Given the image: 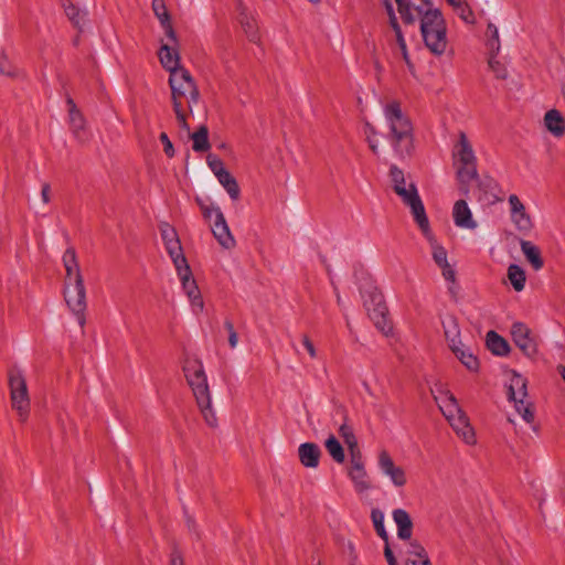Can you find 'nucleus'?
I'll list each match as a JSON object with an SVG mask.
<instances>
[{
  "instance_id": "f257e3e1",
  "label": "nucleus",
  "mask_w": 565,
  "mask_h": 565,
  "mask_svg": "<svg viewBox=\"0 0 565 565\" xmlns=\"http://www.w3.org/2000/svg\"><path fill=\"white\" fill-rule=\"evenodd\" d=\"M397 10L406 24L419 21V30L425 46L436 56L443 55L448 46L447 24L441 11L435 7H414L411 0H395Z\"/></svg>"
},
{
  "instance_id": "f03ea898",
  "label": "nucleus",
  "mask_w": 565,
  "mask_h": 565,
  "mask_svg": "<svg viewBox=\"0 0 565 565\" xmlns=\"http://www.w3.org/2000/svg\"><path fill=\"white\" fill-rule=\"evenodd\" d=\"M386 126L385 139L396 158L403 160L414 151V127L409 116L396 100H390L382 107Z\"/></svg>"
},
{
  "instance_id": "7ed1b4c3",
  "label": "nucleus",
  "mask_w": 565,
  "mask_h": 565,
  "mask_svg": "<svg viewBox=\"0 0 565 565\" xmlns=\"http://www.w3.org/2000/svg\"><path fill=\"white\" fill-rule=\"evenodd\" d=\"M65 268L64 298L81 327L85 324L86 289L76 252L68 247L62 257Z\"/></svg>"
},
{
  "instance_id": "20e7f679",
  "label": "nucleus",
  "mask_w": 565,
  "mask_h": 565,
  "mask_svg": "<svg viewBox=\"0 0 565 565\" xmlns=\"http://www.w3.org/2000/svg\"><path fill=\"white\" fill-rule=\"evenodd\" d=\"M169 85L171 88V99L175 117L180 127L189 129L186 124V115L184 104L190 113L193 107L199 103L200 92L191 76L190 72L185 68L175 71L169 76Z\"/></svg>"
},
{
  "instance_id": "39448f33",
  "label": "nucleus",
  "mask_w": 565,
  "mask_h": 565,
  "mask_svg": "<svg viewBox=\"0 0 565 565\" xmlns=\"http://www.w3.org/2000/svg\"><path fill=\"white\" fill-rule=\"evenodd\" d=\"M183 372L205 423L211 427L216 426L217 418L212 407L211 392L202 361L186 359L183 364Z\"/></svg>"
},
{
  "instance_id": "423d86ee",
  "label": "nucleus",
  "mask_w": 565,
  "mask_h": 565,
  "mask_svg": "<svg viewBox=\"0 0 565 565\" xmlns=\"http://www.w3.org/2000/svg\"><path fill=\"white\" fill-rule=\"evenodd\" d=\"M452 161L461 191L468 194L470 185L479 182V173L472 143L463 131L458 134V140L452 147Z\"/></svg>"
},
{
  "instance_id": "0eeeda50",
  "label": "nucleus",
  "mask_w": 565,
  "mask_h": 565,
  "mask_svg": "<svg viewBox=\"0 0 565 565\" xmlns=\"http://www.w3.org/2000/svg\"><path fill=\"white\" fill-rule=\"evenodd\" d=\"M10 402L12 409L21 423H25L30 415L31 403L23 371L19 366H12L8 372Z\"/></svg>"
},
{
  "instance_id": "6e6552de",
  "label": "nucleus",
  "mask_w": 565,
  "mask_h": 565,
  "mask_svg": "<svg viewBox=\"0 0 565 565\" xmlns=\"http://www.w3.org/2000/svg\"><path fill=\"white\" fill-rule=\"evenodd\" d=\"M508 397L514 404L515 411L526 423H532L534 413L527 398V382L520 373L512 372L508 383Z\"/></svg>"
},
{
  "instance_id": "1a4fd4ad",
  "label": "nucleus",
  "mask_w": 565,
  "mask_h": 565,
  "mask_svg": "<svg viewBox=\"0 0 565 565\" xmlns=\"http://www.w3.org/2000/svg\"><path fill=\"white\" fill-rule=\"evenodd\" d=\"M204 216L211 222L212 233L220 245L226 249L234 247L235 239L221 209L218 206L206 207Z\"/></svg>"
},
{
  "instance_id": "9d476101",
  "label": "nucleus",
  "mask_w": 565,
  "mask_h": 565,
  "mask_svg": "<svg viewBox=\"0 0 565 565\" xmlns=\"http://www.w3.org/2000/svg\"><path fill=\"white\" fill-rule=\"evenodd\" d=\"M364 307L375 327L387 335L392 331V326L386 317L387 308L384 303L382 294L374 288L369 294V299H364Z\"/></svg>"
},
{
  "instance_id": "9b49d317",
  "label": "nucleus",
  "mask_w": 565,
  "mask_h": 565,
  "mask_svg": "<svg viewBox=\"0 0 565 565\" xmlns=\"http://www.w3.org/2000/svg\"><path fill=\"white\" fill-rule=\"evenodd\" d=\"M175 270L181 281L182 289L191 303L192 311L195 315L202 312L204 309V301L202 299L196 281L192 276L189 264L185 263L184 265L177 266Z\"/></svg>"
},
{
  "instance_id": "f8f14e48",
  "label": "nucleus",
  "mask_w": 565,
  "mask_h": 565,
  "mask_svg": "<svg viewBox=\"0 0 565 565\" xmlns=\"http://www.w3.org/2000/svg\"><path fill=\"white\" fill-rule=\"evenodd\" d=\"M395 193L402 199L405 205L409 206L419 228H425L429 221L416 185L413 182H408L407 188H398V191Z\"/></svg>"
},
{
  "instance_id": "ddd939ff",
  "label": "nucleus",
  "mask_w": 565,
  "mask_h": 565,
  "mask_svg": "<svg viewBox=\"0 0 565 565\" xmlns=\"http://www.w3.org/2000/svg\"><path fill=\"white\" fill-rule=\"evenodd\" d=\"M377 465L381 472L390 479L393 486L402 488L407 482L405 470L396 466L393 458L386 450H381L377 457Z\"/></svg>"
},
{
  "instance_id": "4468645a",
  "label": "nucleus",
  "mask_w": 565,
  "mask_h": 565,
  "mask_svg": "<svg viewBox=\"0 0 565 565\" xmlns=\"http://www.w3.org/2000/svg\"><path fill=\"white\" fill-rule=\"evenodd\" d=\"M511 335L515 345L529 358L537 353V344L527 326L514 322L511 327Z\"/></svg>"
},
{
  "instance_id": "2eb2a0df",
  "label": "nucleus",
  "mask_w": 565,
  "mask_h": 565,
  "mask_svg": "<svg viewBox=\"0 0 565 565\" xmlns=\"http://www.w3.org/2000/svg\"><path fill=\"white\" fill-rule=\"evenodd\" d=\"M435 402L447 420L460 415L463 411L460 408L455 395L443 386L431 390Z\"/></svg>"
},
{
  "instance_id": "dca6fc26",
  "label": "nucleus",
  "mask_w": 565,
  "mask_h": 565,
  "mask_svg": "<svg viewBox=\"0 0 565 565\" xmlns=\"http://www.w3.org/2000/svg\"><path fill=\"white\" fill-rule=\"evenodd\" d=\"M384 7L387 11L388 18H390V26L392 31L394 32L396 43L398 45V49L401 51L402 57L405 61L408 70L413 72L414 65L411 62L407 44L403 34V31L401 29V25L398 24L397 17L395 14L393 3L391 0H383Z\"/></svg>"
},
{
  "instance_id": "f3484780",
  "label": "nucleus",
  "mask_w": 565,
  "mask_h": 565,
  "mask_svg": "<svg viewBox=\"0 0 565 565\" xmlns=\"http://www.w3.org/2000/svg\"><path fill=\"white\" fill-rule=\"evenodd\" d=\"M510 205L511 221L518 231L527 233L531 231L533 224L530 215L525 211L524 204L521 202L516 194H511L508 199Z\"/></svg>"
},
{
  "instance_id": "a211bd4d",
  "label": "nucleus",
  "mask_w": 565,
  "mask_h": 565,
  "mask_svg": "<svg viewBox=\"0 0 565 565\" xmlns=\"http://www.w3.org/2000/svg\"><path fill=\"white\" fill-rule=\"evenodd\" d=\"M454 223L459 228L476 230L477 221L473 218L472 212L465 200H458L452 207Z\"/></svg>"
},
{
  "instance_id": "6ab92c4d",
  "label": "nucleus",
  "mask_w": 565,
  "mask_h": 565,
  "mask_svg": "<svg viewBox=\"0 0 565 565\" xmlns=\"http://www.w3.org/2000/svg\"><path fill=\"white\" fill-rule=\"evenodd\" d=\"M300 463L306 468H317L320 462L321 449L315 443H303L298 447Z\"/></svg>"
},
{
  "instance_id": "aec40b11",
  "label": "nucleus",
  "mask_w": 565,
  "mask_h": 565,
  "mask_svg": "<svg viewBox=\"0 0 565 565\" xmlns=\"http://www.w3.org/2000/svg\"><path fill=\"white\" fill-rule=\"evenodd\" d=\"M152 10L157 19L160 21L162 29L167 38L172 42L173 45L177 44V35L172 28L170 14L167 10L166 3L163 0H152Z\"/></svg>"
},
{
  "instance_id": "412c9836",
  "label": "nucleus",
  "mask_w": 565,
  "mask_h": 565,
  "mask_svg": "<svg viewBox=\"0 0 565 565\" xmlns=\"http://www.w3.org/2000/svg\"><path fill=\"white\" fill-rule=\"evenodd\" d=\"M441 326L450 350L463 344L458 321L454 316L447 315L441 318Z\"/></svg>"
},
{
  "instance_id": "4be33fe9",
  "label": "nucleus",
  "mask_w": 565,
  "mask_h": 565,
  "mask_svg": "<svg viewBox=\"0 0 565 565\" xmlns=\"http://www.w3.org/2000/svg\"><path fill=\"white\" fill-rule=\"evenodd\" d=\"M451 427L455 429L458 436L468 445L476 443V434L471 427L469 419L465 413L448 420Z\"/></svg>"
},
{
  "instance_id": "5701e85b",
  "label": "nucleus",
  "mask_w": 565,
  "mask_h": 565,
  "mask_svg": "<svg viewBox=\"0 0 565 565\" xmlns=\"http://www.w3.org/2000/svg\"><path fill=\"white\" fill-rule=\"evenodd\" d=\"M158 54L162 67L166 68L170 75L183 68L180 66V56L174 46L162 44Z\"/></svg>"
},
{
  "instance_id": "b1692460",
  "label": "nucleus",
  "mask_w": 565,
  "mask_h": 565,
  "mask_svg": "<svg viewBox=\"0 0 565 565\" xmlns=\"http://www.w3.org/2000/svg\"><path fill=\"white\" fill-rule=\"evenodd\" d=\"M544 126L555 138H561L565 135V119L557 109H550L545 113Z\"/></svg>"
},
{
  "instance_id": "393cba45",
  "label": "nucleus",
  "mask_w": 565,
  "mask_h": 565,
  "mask_svg": "<svg viewBox=\"0 0 565 565\" xmlns=\"http://www.w3.org/2000/svg\"><path fill=\"white\" fill-rule=\"evenodd\" d=\"M393 520L397 526V536L401 540H411L413 522L408 512L404 509H395L393 511Z\"/></svg>"
},
{
  "instance_id": "a878e982",
  "label": "nucleus",
  "mask_w": 565,
  "mask_h": 565,
  "mask_svg": "<svg viewBox=\"0 0 565 565\" xmlns=\"http://www.w3.org/2000/svg\"><path fill=\"white\" fill-rule=\"evenodd\" d=\"M420 230H422L424 236L427 238V241L430 244L431 256H433V259L436 263V265L438 267H441V266L449 264L448 258H447V250L437 242V239L433 235V233L429 228V223H427V226L425 228H420Z\"/></svg>"
},
{
  "instance_id": "bb28decb",
  "label": "nucleus",
  "mask_w": 565,
  "mask_h": 565,
  "mask_svg": "<svg viewBox=\"0 0 565 565\" xmlns=\"http://www.w3.org/2000/svg\"><path fill=\"white\" fill-rule=\"evenodd\" d=\"M70 124L75 137L84 140L85 135V119L81 111L76 108L72 98H67Z\"/></svg>"
},
{
  "instance_id": "cd10ccee",
  "label": "nucleus",
  "mask_w": 565,
  "mask_h": 565,
  "mask_svg": "<svg viewBox=\"0 0 565 565\" xmlns=\"http://www.w3.org/2000/svg\"><path fill=\"white\" fill-rule=\"evenodd\" d=\"M451 351L469 371H477L479 369V361L470 347L463 343L451 349Z\"/></svg>"
},
{
  "instance_id": "c85d7f7f",
  "label": "nucleus",
  "mask_w": 565,
  "mask_h": 565,
  "mask_svg": "<svg viewBox=\"0 0 565 565\" xmlns=\"http://www.w3.org/2000/svg\"><path fill=\"white\" fill-rule=\"evenodd\" d=\"M457 15L467 24L477 22L476 14L466 0H446Z\"/></svg>"
},
{
  "instance_id": "c756f323",
  "label": "nucleus",
  "mask_w": 565,
  "mask_h": 565,
  "mask_svg": "<svg viewBox=\"0 0 565 565\" xmlns=\"http://www.w3.org/2000/svg\"><path fill=\"white\" fill-rule=\"evenodd\" d=\"M521 250L535 270L543 267L540 249L530 241H521Z\"/></svg>"
},
{
  "instance_id": "7c9ffc66",
  "label": "nucleus",
  "mask_w": 565,
  "mask_h": 565,
  "mask_svg": "<svg viewBox=\"0 0 565 565\" xmlns=\"http://www.w3.org/2000/svg\"><path fill=\"white\" fill-rule=\"evenodd\" d=\"M487 347L495 355H507L509 353V343L497 332L489 331L487 333Z\"/></svg>"
},
{
  "instance_id": "2f4dec72",
  "label": "nucleus",
  "mask_w": 565,
  "mask_h": 565,
  "mask_svg": "<svg viewBox=\"0 0 565 565\" xmlns=\"http://www.w3.org/2000/svg\"><path fill=\"white\" fill-rule=\"evenodd\" d=\"M163 243H164L166 249H167L170 258L172 259L174 267L184 265L185 263H188V260L183 254L182 246H181L179 238L172 239V241L170 239V241H167Z\"/></svg>"
},
{
  "instance_id": "473e14b6",
  "label": "nucleus",
  "mask_w": 565,
  "mask_h": 565,
  "mask_svg": "<svg viewBox=\"0 0 565 565\" xmlns=\"http://www.w3.org/2000/svg\"><path fill=\"white\" fill-rule=\"evenodd\" d=\"M508 278L515 291H522L525 287V271L515 264L508 267Z\"/></svg>"
},
{
  "instance_id": "72a5a7b5",
  "label": "nucleus",
  "mask_w": 565,
  "mask_h": 565,
  "mask_svg": "<svg viewBox=\"0 0 565 565\" xmlns=\"http://www.w3.org/2000/svg\"><path fill=\"white\" fill-rule=\"evenodd\" d=\"M216 179L232 200L235 201L239 198L241 191L237 181L228 171L221 173V175L216 177Z\"/></svg>"
},
{
  "instance_id": "f704fd0d",
  "label": "nucleus",
  "mask_w": 565,
  "mask_h": 565,
  "mask_svg": "<svg viewBox=\"0 0 565 565\" xmlns=\"http://www.w3.org/2000/svg\"><path fill=\"white\" fill-rule=\"evenodd\" d=\"M65 14L70 19V21L74 24V26L82 29L86 20V11L81 10L72 2L64 3Z\"/></svg>"
},
{
  "instance_id": "c9c22d12",
  "label": "nucleus",
  "mask_w": 565,
  "mask_h": 565,
  "mask_svg": "<svg viewBox=\"0 0 565 565\" xmlns=\"http://www.w3.org/2000/svg\"><path fill=\"white\" fill-rule=\"evenodd\" d=\"M192 148L196 152H203L210 149L209 130L205 126H201L192 136Z\"/></svg>"
},
{
  "instance_id": "e433bc0d",
  "label": "nucleus",
  "mask_w": 565,
  "mask_h": 565,
  "mask_svg": "<svg viewBox=\"0 0 565 565\" xmlns=\"http://www.w3.org/2000/svg\"><path fill=\"white\" fill-rule=\"evenodd\" d=\"M349 477L352 480L354 488L358 492H364L370 489V482L367 481V473L364 468L349 471Z\"/></svg>"
},
{
  "instance_id": "4c0bfd02",
  "label": "nucleus",
  "mask_w": 565,
  "mask_h": 565,
  "mask_svg": "<svg viewBox=\"0 0 565 565\" xmlns=\"http://www.w3.org/2000/svg\"><path fill=\"white\" fill-rule=\"evenodd\" d=\"M324 446H326L327 451L329 452V455L332 457V459L335 462L342 463L344 461L345 455H344L343 447L333 435H331L326 440Z\"/></svg>"
},
{
  "instance_id": "58836bf2",
  "label": "nucleus",
  "mask_w": 565,
  "mask_h": 565,
  "mask_svg": "<svg viewBox=\"0 0 565 565\" xmlns=\"http://www.w3.org/2000/svg\"><path fill=\"white\" fill-rule=\"evenodd\" d=\"M371 519L377 535L385 542L388 541V534L384 526V513L379 509H373L371 512Z\"/></svg>"
},
{
  "instance_id": "ea45409f",
  "label": "nucleus",
  "mask_w": 565,
  "mask_h": 565,
  "mask_svg": "<svg viewBox=\"0 0 565 565\" xmlns=\"http://www.w3.org/2000/svg\"><path fill=\"white\" fill-rule=\"evenodd\" d=\"M487 38H488V46L491 52L498 53L500 51V36L498 26L489 22L487 25Z\"/></svg>"
},
{
  "instance_id": "a19ab883",
  "label": "nucleus",
  "mask_w": 565,
  "mask_h": 565,
  "mask_svg": "<svg viewBox=\"0 0 565 565\" xmlns=\"http://www.w3.org/2000/svg\"><path fill=\"white\" fill-rule=\"evenodd\" d=\"M339 435L343 439L344 444L349 449H353L358 446L356 437L353 433V429L348 424H342L339 428Z\"/></svg>"
},
{
  "instance_id": "79ce46f5",
  "label": "nucleus",
  "mask_w": 565,
  "mask_h": 565,
  "mask_svg": "<svg viewBox=\"0 0 565 565\" xmlns=\"http://www.w3.org/2000/svg\"><path fill=\"white\" fill-rule=\"evenodd\" d=\"M206 162H207L209 168L212 170V172L214 173L215 177H218V175H221V173H224L227 171L224 167L223 161L220 158H217L215 154L210 153L206 157Z\"/></svg>"
},
{
  "instance_id": "37998d69",
  "label": "nucleus",
  "mask_w": 565,
  "mask_h": 565,
  "mask_svg": "<svg viewBox=\"0 0 565 565\" xmlns=\"http://www.w3.org/2000/svg\"><path fill=\"white\" fill-rule=\"evenodd\" d=\"M407 558H420L428 556L425 548L417 541H409L407 545Z\"/></svg>"
},
{
  "instance_id": "c03bdc74",
  "label": "nucleus",
  "mask_w": 565,
  "mask_h": 565,
  "mask_svg": "<svg viewBox=\"0 0 565 565\" xmlns=\"http://www.w3.org/2000/svg\"><path fill=\"white\" fill-rule=\"evenodd\" d=\"M439 268L441 269V275L445 278V280L450 282L451 285H455L456 284V270L452 268V266L450 264H447ZM448 289L451 294H455L454 286H449Z\"/></svg>"
},
{
  "instance_id": "a18cd8bd",
  "label": "nucleus",
  "mask_w": 565,
  "mask_h": 565,
  "mask_svg": "<svg viewBox=\"0 0 565 565\" xmlns=\"http://www.w3.org/2000/svg\"><path fill=\"white\" fill-rule=\"evenodd\" d=\"M489 66L492 70V72L494 73L497 78H501V79L507 78V76H508L507 68L499 61L494 60V57H491L489 60Z\"/></svg>"
},
{
  "instance_id": "49530a36",
  "label": "nucleus",
  "mask_w": 565,
  "mask_h": 565,
  "mask_svg": "<svg viewBox=\"0 0 565 565\" xmlns=\"http://www.w3.org/2000/svg\"><path fill=\"white\" fill-rule=\"evenodd\" d=\"M350 451V461H351V468L350 470H354L356 467L359 469L361 468H364V463L362 461V456H361V452L359 450V447L356 446L355 448L353 449H349Z\"/></svg>"
},
{
  "instance_id": "de8ad7c7",
  "label": "nucleus",
  "mask_w": 565,
  "mask_h": 565,
  "mask_svg": "<svg viewBox=\"0 0 565 565\" xmlns=\"http://www.w3.org/2000/svg\"><path fill=\"white\" fill-rule=\"evenodd\" d=\"M160 233L163 242L179 238L175 230L168 223H163L160 225Z\"/></svg>"
},
{
  "instance_id": "09e8293b",
  "label": "nucleus",
  "mask_w": 565,
  "mask_h": 565,
  "mask_svg": "<svg viewBox=\"0 0 565 565\" xmlns=\"http://www.w3.org/2000/svg\"><path fill=\"white\" fill-rule=\"evenodd\" d=\"M0 73L8 76L14 74V67L7 56H0Z\"/></svg>"
},
{
  "instance_id": "8fccbe9b",
  "label": "nucleus",
  "mask_w": 565,
  "mask_h": 565,
  "mask_svg": "<svg viewBox=\"0 0 565 565\" xmlns=\"http://www.w3.org/2000/svg\"><path fill=\"white\" fill-rule=\"evenodd\" d=\"M160 141L162 142L163 145V150H164V153L172 158L174 156V149H173V145L172 142L170 141L168 135L166 132H161L160 135Z\"/></svg>"
},
{
  "instance_id": "3c124183",
  "label": "nucleus",
  "mask_w": 565,
  "mask_h": 565,
  "mask_svg": "<svg viewBox=\"0 0 565 565\" xmlns=\"http://www.w3.org/2000/svg\"><path fill=\"white\" fill-rule=\"evenodd\" d=\"M390 175L393 185H395L397 181H403L405 179L403 171L398 169L396 166L391 167Z\"/></svg>"
},
{
  "instance_id": "603ef678",
  "label": "nucleus",
  "mask_w": 565,
  "mask_h": 565,
  "mask_svg": "<svg viewBox=\"0 0 565 565\" xmlns=\"http://www.w3.org/2000/svg\"><path fill=\"white\" fill-rule=\"evenodd\" d=\"M302 344L306 348V350L308 351L310 358H312V359L317 358L316 348L307 335L302 337Z\"/></svg>"
},
{
  "instance_id": "864d4df0",
  "label": "nucleus",
  "mask_w": 565,
  "mask_h": 565,
  "mask_svg": "<svg viewBox=\"0 0 565 565\" xmlns=\"http://www.w3.org/2000/svg\"><path fill=\"white\" fill-rule=\"evenodd\" d=\"M385 548H384V555H385V558L387 561V564L388 565H397V562H396V558L395 556L393 555V552L388 545V542H385Z\"/></svg>"
},
{
  "instance_id": "5fc2aeb1",
  "label": "nucleus",
  "mask_w": 565,
  "mask_h": 565,
  "mask_svg": "<svg viewBox=\"0 0 565 565\" xmlns=\"http://www.w3.org/2000/svg\"><path fill=\"white\" fill-rule=\"evenodd\" d=\"M406 565H431L429 557H420V558H407Z\"/></svg>"
},
{
  "instance_id": "6e6d98bb",
  "label": "nucleus",
  "mask_w": 565,
  "mask_h": 565,
  "mask_svg": "<svg viewBox=\"0 0 565 565\" xmlns=\"http://www.w3.org/2000/svg\"><path fill=\"white\" fill-rule=\"evenodd\" d=\"M170 565H184L183 559L179 551L174 550L170 556Z\"/></svg>"
},
{
  "instance_id": "4d7b16f0",
  "label": "nucleus",
  "mask_w": 565,
  "mask_h": 565,
  "mask_svg": "<svg viewBox=\"0 0 565 565\" xmlns=\"http://www.w3.org/2000/svg\"><path fill=\"white\" fill-rule=\"evenodd\" d=\"M366 140H367V143L371 148V150L373 151V153L377 154L379 153V140L376 139V136H367L366 137Z\"/></svg>"
},
{
  "instance_id": "13d9d810",
  "label": "nucleus",
  "mask_w": 565,
  "mask_h": 565,
  "mask_svg": "<svg viewBox=\"0 0 565 565\" xmlns=\"http://www.w3.org/2000/svg\"><path fill=\"white\" fill-rule=\"evenodd\" d=\"M50 185L49 184H43L42 186V190H41V198H42V201L44 203H49L50 202Z\"/></svg>"
},
{
  "instance_id": "bf43d9fd",
  "label": "nucleus",
  "mask_w": 565,
  "mask_h": 565,
  "mask_svg": "<svg viewBox=\"0 0 565 565\" xmlns=\"http://www.w3.org/2000/svg\"><path fill=\"white\" fill-rule=\"evenodd\" d=\"M237 342H238L237 333H236V332H231V334H228V343H230V347H231L232 349L236 348Z\"/></svg>"
},
{
  "instance_id": "052dcab7",
  "label": "nucleus",
  "mask_w": 565,
  "mask_h": 565,
  "mask_svg": "<svg viewBox=\"0 0 565 565\" xmlns=\"http://www.w3.org/2000/svg\"><path fill=\"white\" fill-rule=\"evenodd\" d=\"M419 4H415L411 1L412 11L414 12V7H434L431 0H419Z\"/></svg>"
},
{
  "instance_id": "680f3d73",
  "label": "nucleus",
  "mask_w": 565,
  "mask_h": 565,
  "mask_svg": "<svg viewBox=\"0 0 565 565\" xmlns=\"http://www.w3.org/2000/svg\"><path fill=\"white\" fill-rule=\"evenodd\" d=\"M365 134H366V137L369 135L370 136H376L375 128L373 126H371L370 124H366V126H365Z\"/></svg>"
},
{
  "instance_id": "e2e57ef3",
  "label": "nucleus",
  "mask_w": 565,
  "mask_h": 565,
  "mask_svg": "<svg viewBox=\"0 0 565 565\" xmlns=\"http://www.w3.org/2000/svg\"><path fill=\"white\" fill-rule=\"evenodd\" d=\"M408 183L404 179L403 181H397L395 185H393L394 191H398V188H407Z\"/></svg>"
},
{
  "instance_id": "0e129e2a",
  "label": "nucleus",
  "mask_w": 565,
  "mask_h": 565,
  "mask_svg": "<svg viewBox=\"0 0 565 565\" xmlns=\"http://www.w3.org/2000/svg\"><path fill=\"white\" fill-rule=\"evenodd\" d=\"M247 28H248V29H246V33L248 34V36H249V39H250L252 41H255V40H256V34H255V32L253 31L252 25H249V24H248V25H247Z\"/></svg>"
},
{
  "instance_id": "69168bd1",
  "label": "nucleus",
  "mask_w": 565,
  "mask_h": 565,
  "mask_svg": "<svg viewBox=\"0 0 565 565\" xmlns=\"http://www.w3.org/2000/svg\"><path fill=\"white\" fill-rule=\"evenodd\" d=\"M226 330L228 331V334H231V332H236L235 329H234V326L231 321H225L224 323Z\"/></svg>"
},
{
  "instance_id": "338daca9",
  "label": "nucleus",
  "mask_w": 565,
  "mask_h": 565,
  "mask_svg": "<svg viewBox=\"0 0 565 565\" xmlns=\"http://www.w3.org/2000/svg\"><path fill=\"white\" fill-rule=\"evenodd\" d=\"M557 371L559 375L562 376L563 381L565 382V365H558Z\"/></svg>"
},
{
  "instance_id": "774afa93",
  "label": "nucleus",
  "mask_w": 565,
  "mask_h": 565,
  "mask_svg": "<svg viewBox=\"0 0 565 565\" xmlns=\"http://www.w3.org/2000/svg\"><path fill=\"white\" fill-rule=\"evenodd\" d=\"M334 294H335V297H337L338 305L341 306L342 305V298H341V296L339 294V290H338V288L335 286H334Z\"/></svg>"
}]
</instances>
